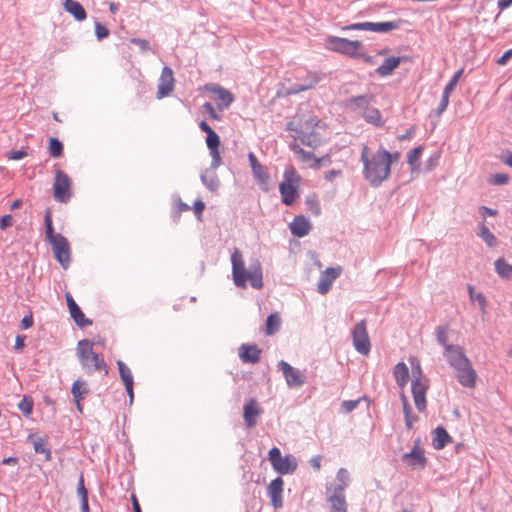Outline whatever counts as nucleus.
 Returning a JSON list of instances; mask_svg holds the SVG:
<instances>
[{
  "mask_svg": "<svg viewBox=\"0 0 512 512\" xmlns=\"http://www.w3.org/2000/svg\"><path fill=\"white\" fill-rule=\"evenodd\" d=\"M287 130L295 140L311 148L320 146L330 135L327 124L316 117L294 118L287 124Z\"/></svg>",
  "mask_w": 512,
  "mask_h": 512,
  "instance_id": "f257e3e1",
  "label": "nucleus"
},
{
  "mask_svg": "<svg viewBox=\"0 0 512 512\" xmlns=\"http://www.w3.org/2000/svg\"><path fill=\"white\" fill-rule=\"evenodd\" d=\"M365 119L373 124L380 125L382 124V116L379 110L377 109H371L367 111L365 114H363Z\"/></svg>",
  "mask_w": 512,
  "mask_h": 512,
  "instance_id": "c03bdc74",
  "label": "nucleus"
},
{
  "mask_svg": "<svg viewBox=\"0 0 512 512\" xmlns=\"http://www.w3.org/2000/svg\"><path fill=\"white\" fill-rule=\"evenodd\" d=\"M447 334H448V326L447 325L439 326L436 329L437 341L439 342L440 345L443 346L444 351L447 350V346H454L453 344L448 343Z\"/></svg>",
  "mask_w": 512,
  "mask_h": 512,
  "instance_id": "79ce46f5",
  "label": "nucleus"
},
{
  "mask_svg": "<svg viewBox=\"0 0 512 512\" xmlns=\"http://www.w3.org/2000/svg\"><path fill=\"white\" fill-rule=\"evenodd\" d=\"M283 486L284 482L280 477L272 480L268 486V494L275 509H279L283 506Z\"/></svg>",
  "mask_w": 512,
  "mask_h": 512,
  "instance_id": "aec40b11",
  "label": "nucleus"
},
{
  "mask_svg": "<svg viewBox=\"0 0 512 512\" xmlns=\"http://www.w3.org/2000/svg\"><path fill=\"white\" fill-rule=\"evenodd\" d=\"M248 160L251 165V169L253 172V176L256 179L257 183L264 191H269L271 187L270 176L267 172L266 168L259 163L254 153L248 154Z\"/></svg>",
  "mask_w": 512,
  "mask_h": 512,
  "instance_id": "ddd939ff",
  "label": "nucleus"
},
{
  "mask_svg": "<svg viewBox=\"0 0 512 512\" xmlns=\"http://www.w3.org/2000/svg\"><path fill=\"white\" fill-rule=\"evenodd\" d=\"M463 74V69H459L455 75L451 78L448 84L445 86L444 91L451 94V92L455 89L460 77Z\"/></svg>",
  "mask_w": 512,
  "mask_h": 512,
  "instance_id": "de8ad7c7",
  "label": "nucleus"
},
{
  "mask_svg": "<svg viewBox=\"0 0 512 512\" xmlns=\"http://www.w3.org/2000/svg\"><path fill=\"white\" fill-rule=\"evenodd\" d=\"M414 135V127H411L406 133L398 136L399 141H404L407 139H411Z\"/></svg>",
  "mask_w": 512,
  "mask_h": 512,
  "instance_id": "774afa93",
  "label": "nucleus"
},
{
  "mask_svg": "<svg viewBox=\"0 0 512 512\" xmlns=\"http://www.w3.org/2000/svg\"><path fill=\"white\" fill-rule=\"evenodd\" d=\"M352 339L353 345L359 353L363 355L369 354L371 344L366 328V322L364 320L354 326L352 330Z\"/></svg>",
  "mask_w": 512,
  "mask_h": 512,
  "instance_id": "f8f14e48",
  "label": "nucleus"
},
{
  "mask_svg": "<svg viewBox=\"0 0 512 512\" xmlns=\"http://www.w3.org/2000/svg\"><path fill=\"white\" fill-rule=\"evenodd\" d=\"M45 226H46L45 234H46L47 239L58 234V233L54 232L52 216H51L50 211H46V213H45Z\"/></svg>",
  "mask_w": 512,
  "mask_h": 512,
  "instance_id": "49530a36",
  "label": "nucleus"
},
{
  "mask_svg": "<svg viewBox=\"0 0 512 512\" xmlns=\"http://www.w3.org/2000/svg\"><path fill=\"white\" fill-rule=\"evenodd\" d=\"M53 196L56 201L67 202L72 196V181L62 170L55 171L53 182Z\"/></svg>",
  "mask_w": 512,
  "mask_h": 512,
  "instance_id": "9d476101",
  "label": "nucleus"
},
{
  "mask_svg": "<svg viewBox=\"0 0 512 512\" xmlns=\"http://www.w3.org/2000/svg\"><path fill=\"white\" fill-rule=\"evenodd\" d=\"M175 87L174 74L171 68L164 67L161 71L157 89V99H162L170 95Z\"/></svg>",
  "mask_w": 512,
  "mask_h": 512,
  "instance_id": "2eb2a0df",
  "label": "nucleus"
},
{
  "mask_svg": "<svg viewBox=\"0 0 512 512\" xmlns=\"http://www.w3.org/2000/svg\"><path fill=\"white\" fill-rule=\"evenodd\" d=\"M422 152H423V147L422 146H418V147L412 149L408 153V155H407V162L411 166V170L412 171L418 170V168H419L418 160L420 159V156H421Z\"/></svg>",
  "mask_w": 512,
  "mask_h": 512,
  "instance_id": "58836bf2",
  "label": "nucleus"
},
{
  "mask_svg": "<svg viewBox=\"0 0 512 512\" xmlns=\"http://www.w3.org/2000/svg\"><path fill=\"white\" fill-rule=\"evenodd\" d=\"M331 163V158L329 155H325L321 158H317L315 156L314 163L310 164L311 168H320L323 165H329Z\"/></svg>",
  "mask_w": 512,
  "mask_h": 512,
  "instance_id": "864d4df0",
  "label": "nucleus"
},
{
  "mask_svg": "<svg viewBox=\"0 0 512 512\" xmlns=\"http://www.w3.org/2000/svg\"><path fill=\"white\" fill-rule=\"evenodd\" d=\"M452 442L451 436L448 432L442 427L438 426L433 431V447L437 450L443 449L448 443Z\"/></svg>",
  "mask_w": 512,
  "mask_h": 512,
  "instance_id": "bb28decb",
  "label": "nucleus"
},
{
  "mask_svg": "<svg viewBox=\"0 0 512 512\" xmlns=\"http://www.w3.org/2000/svg\"><path fill=\"white\" fill-rule=\"evenodd\" d=\"M261 350L257 345L243 344L239 347V358L244 363H256L259 361Z\"/></svg>",
  "mask_w": 512,
  "mask_h": 512,
  "instance_id": "393cba45",
  "label": "nucleus"
},
{
  "mask_svg": "<svg viewBox=\"0 0 512 512\" xmlns=\"http://www.w3.org/2000/svg\"><path fill=\"white\" fill-rule=\"evenodd\" d=\"M130 41L131 43L137 45L141 51L145 52L150 50L149 42L145 39L132 38Z\"/></svg>",
  "mask_w": 512,
  "mask_h": 512,
  "instance_id": "bf43d9fd",
  "label": "nucleus"
},
{
  "mask_svg": "<svg viewBox=\"0 0 512 512\" xmlns=\"http://www.w3.org/2000/svg\"><path fill=\"white\" fill-rule=\"evenodd\" d=\"M489 182L494 185H502L508 182V176L506 174H495L490 177Z\"/></svg>",
  "mask_w": 512,
  "mask_h": 512,
  "instance_id": "5fc2aeb1",
  "label": "nucleus"
},
{
  "mask_svg": "<svg viewBox=\"0 0 512 512\" xmlns=\"http://www.w3.org/2000/svg\"><path fill=\"white\" fill-rule=\"evenodd\" d=\"M403 23V20L399 19L397 21H388V22H379L374 23V32H388L395 29H398L401 24Z\"/></svg>",
  "mask_w": 512,
  "mask_h": 512,
  "instance_id": "e433bc0d",
  "label": "nucleus"
},
{
  "mask_svg": "<svg viewBox=\"0 0 512 512\" xmlns=\"http://www.w3.org/2000/svg\"><path fill=\"white\" fill-rule=\"evenodd\" d=\"M89 390L86 386V383L82 380H76L71 389V393L73 395L75 402H81L84 397L88 394Z\"/></svg>",
  "mask_w": 512,
  "mask_h": 512,
  "instance_id": "72a5a7b5",
  "label": "nucleus"
},
{
  "mask_svg": "<svg viewBox=\"0 0 512 512\" xmlns=\"http://www.w3.org/2000/svg\"><path fill=\"white\" fill-rule=\"evenodd\" d=\"M361 161L363 163L364 178L372 185L379 186L390 176L391 168L384 157L380 155V149L375 154L370 153L366 144L362 145Z\"/></svg>",
  "mask_w": 512,
  "mask_h": 512,
  "instance_id": "7ed1b4c3",
  "label": "nucleus"
},
{
  "mask_svg": "<svg viewBox=\"0 0 512 512\" xmlns=\"http://www.w3.org/2000/svg\"><path fill=\"white\" fill-rule=\"evenodd\" d=\"M374 100V96L371 94H365L360 96L351 97L348 100L349 106L355 110H366L370 103Z\"/></svg>",
  "mask_w": 512,
  "mask_h": 512,
  "instance_id": "7c9ffc66",
  "label": "nucleus"
},
{
  "mask_svg": "<svg viewBox=\"0 0 512 512\" xmlns=\"http://www.w3.org/2000/svg\"><path fill=\"white\" fill-rule=\"evenodd\" d=\"M281 326V318L278 313H273L266 320L265 330L267 335L276 333Z\"/></svg>",
  "mask_w": 512,
  "mask_h": 512,
  "instance_id": "f704fd0d",
  "label": "nucleus"
},
{
  "mask_svg": "<svg viewBox=\"0 0 512 512\" xmlns=\"http://www.w3.org/2000/svg\"><path fill=\"white\" fill-rule=\"evenodd\" d=\"M380 155L386 159L391 167L392 163L397 162L400 159L401 154L399 152L390 153L383 147H380Z\"/></svg>",
  "mask_w": 512,
  "mask_h": 512,
  "instance_id": "a18cd8bd",
  "label": "nucleus"
},
{
  "mask_svg": "<svg viewBox=\"0 0 512 512\" xmlns=\"http://www.w3.org/2000/svg\"><path fill=\"white\" fill-rule=\"evenodd\" d=\"M94 343L88 339L80 340L77 344V357L87 373L99 372L108 375L109 369L101 354L93 350Z\"/></svg>",
  "mask_w": 512,
  "mask_h": 512,
  "instance_id": "20e7f679",
  "label": "nucleus"
},
{
  "mask_svg": "<svg viewBox=\"0 0 512 512\" xmlns=\"http://www.w3.org/2000/svg\"><path fill=\"white\" fill-rule=\"evenodd\" d=\"M321 456H315L313 457L311 460H310V465L315 469V470H319L320 467H321Z\"/></svg>",
  "mask_w": 512,
  "mask_h": 512,
  "instance_id": "338daca9",
  "label": "nucleus"
},
{
  "mask_svg": "<svg viewBox=\"0 0 512 512\" xmlns=\"http://www.w3.org/2000/svg\"><path fill=\"white\" fill-rule=\"evenodd\" d=\"M291 149L295 154L299 156L302 162L308 163L309 165L314 163L315 155L313 153L305 151L298 144L291 145Z\"/></svg>",
  "mask_w": 512,
  "mask_h": 512,
  "instance_id": "ea45409f",
  "label": "nucleus"
},
{
  "mask_svg": "<svg viewBox=\"0 0 512 512\" xmlns=\"http://www.w3.org/2000/svg\"><path fill=\"white\" fill-rule=\"evenodd\" d=\"M359 404V400H348L341 404V410L345 413L353 411Z\"/></svg>",
  "mask_w": 512,
  "mask_h": 512,
  "instance_id": "6e6d98bb",
  "label": "nucleus"
},
{
  "mask_svg": "<svg viewBox=\"0 0 512 512\" xmlns=\"http://www.w3.org/2000/svg\"><path fill=\"white\" fill-rule=\"evenodd\" d=\"M330 512H347V503L343 493V486H337L328 498Z\"/></svg>",
  "mask_w": 512,
  "mask_h": 512,
  "instance_id": "412c9836",
  "label": "nucleus"
},
{
  "mask_svg": "<svg viewBox=\"0 0 512 512\" xmlns=\"http://www.w3.org/2000/svg\"><path fill=\"white\" fill-rule=\"evenodd\" d=\"M203 109L209 114L212 119L218 120L220 119L219 115L216 113L213 105L209 102L203 104Z\"/></svg>",
  "mask_w": 512,
  "mask_h": 512,
  "instance_id": "e2e57ef3",
  "label": "nucleus"
},
{
  "mask_svg": "<svg viewBox=\"0 0 512 512\" xmlns=\"http://www.w3.org/2000/svg\"><path fill=\"white\" fill-rule=\"evenodd\" d=\"M406 59V57H388L380 66L376 68V73L380 77H388L399 67L403 61H406Z\"/></svg>",
  "mask_w": 512,
  "mask_h": 512,
  "instance_id": "5701e85b",
  "label": "nucleus"
},
{
  "mask_svg": "<svg viewBox=\"0 0 512 512\" xmlns=\"http://www.w3.org/2000/svg\"><path fill=\"white\" fill-rule=\"evenodd\" d=\"M403 461L411 468H423L426 463L424 451L419 446H414L411 452L404 454Z\"/></svg>",
  "mask_w": 512,
  "mask_h": 512,
  "instance_id": "4be33fe9",
  "label": "nucleus"
},
{
  "mask_svg": "<svg viewBox=\"0 0 512 512\" xmlns=\"http://www.w3.org/2000/svg\"><path fill=\"white\" fill-rule=\"evenodd\" d=\"M27 156V153L23 150H17V151H11L9 154H8V159L9 160H14V161H17V160H20L24 157Z\"/></svg>",
  "mask_w": 512,
  "mask_h": 512,
  "instance_id": "0e129e2a",
  "label": "nucleus"
},
{
  "mask_svg": "<svg viewBox=\"0 0 512 512\" xmlns=\"http://www.w3.org/2000/svg\"><path fill=\"white\" fill-rule=\"evenodd\" d=\"M342 273V268L340 266L337 267H329L324 270L320 276L317 290L320 294H326L331 286L333 281L340 276Z\"/></svg>",
  "mask_w": 512,
  "mask_h": 512,
  "instance_id": "a211bd4d",
  "label": "nucleus"
},
{
  "mask_svg": "<svg viewBox=\"0 0 512 512\" xmlns=\"http://www.w3.org/2000/svg\"><path fill=\"white\" fill-rule=\"evenodd\" d=\"M199 126L201 130L207 134L206 144L212 157V166L216 168L221 164V156L219 153L220 138L205 121L200 122Z\"/></svg>",
  "mask_w": 512,
  "mask_h": 512,
  "instance_id": "9b49d317",
  "label": "nucleus"
},
{
  "mask_svg": "<svg viewBox=\"0 0 512 512\" xmlns=\"http://www.w3.org/2000/svg\"><path fill=\"white\" fill-rule=\"evenodd\" d=\"M345 29L347 30H368L374 32V23L373 22H362L355 23L347 26Z\"/></svg>",
  "mask_w": 512,
  "mask_h": 512,
  "instance_id": "09e8293b",
  "label": "nucleus"
},
{
  "mask_svg": "<svg viewBox=\"0 0 512 512\" xmlns=\"http://www.w3.org/2000/svg\"><path fill=\"white\" fill-rule=\"evenodd\" d=\"M444 356L454 369L461 365H467L470 362L464 349L459 345L447 346V350L444 351Z\"/></svg>",
  "mask_w": 512,
  "mask_h": 512,
  "instance_id": "dca6fc26",
  "label": "nucleus"
},
{
  "mask_svg": "<svg viewBox=\"0 0 512 512\" xmlns=\"http://www.w3.org/2000/svg\"><path fill=\"white\" fill-rule=\"evenodd\" d=\"M478 235L489 247L496 245L497 239L486 225H480Z\"/></svg>",
  "mask_w": 512,
  "mask_h": 512,
  "instance_id": "4c0bfd02",
  "label": "nucleus"
},
{
  "mask_svg": "<svg viewBox=\"0 0 512 512\" xmlns=\"http://www.w3.org/2000/svg\"><path fill=\"white\" fill-rule=\"evenodd\" d=\"M301 176L293 166H288L283 173V181L279 184L282 202L292 206L299 199Z\"/></svg>",
  "mask_w": 512,
  "mask_h": 512,
  "instance_id": "423d86ee",
  "label": "nucleus"
},
{
  "mask_svg": "<svg viewBox=\"0 0 512 512\" xmlns=\"http://www.w3.org/2000/svg\"><path fill=\"white\" fill-rule=\"evenodd\" d=\"M394 377L398 386L403 389L409 380V369L404 362H399L393 370Z\"/></svg>",
  "mask_w": 512,
  "mask_h": 512,
  "instance_id": "c85d7f7f",
  "label": "nucleus"
},
{
  "mask_svg": "<svg viewBox=\"0 0 512 512\" xmlns=\"http://www.w3.org/2000/svg\"><path fill=\"white\" fill-rule=\"evenodd\" d=\"M77 493H78L81 501L84 499H88V490L86 489V487L84 485L83 476H80V479L78 482V487H77Z\"/></svg>",
  "mask_w": 512,
  "mask_h": 512,
  "instance_id": "4d7b16f0",
  "label": "nucleus"
},
{
  "mask_svg": "<svg viewBox=\"0 0 512 512\" xmlns=\"http://www.w3.org/2000/svg\"><path fill=\"white\" fill-rule=\"evenodd\" d=\"M458 382L467 388H474L476 385L477 373L473 369L471 362L467 365H461L455 368Z\"/></svg>",
  "mask_w": 512,
  "mask_h": 512,
  "instance_id": "f3484780",
  "label": "nucleus"
},
{
  "mask_svg": "<svg viewBox=\"0 0 512 512\" xmlns=\"http://www.w3.org/2000/svg\"><path fill=\"white\" fill-rule=\"evenodd\" d=\"M48 150L51 157L58 158L63 153V145L57 138L51 137L49 139Z\"/></svg>",
  "mask_w": 512,
  "mask_h": 512,
  "instance_id": "a19ab883",
  "label": "nucleus"
},
{
  "mask_svg": "<svg viewBox=\"0 0 512 512\" xmlns=\"http://www.w3.org/2000/svg\"><path fill=\"white\" fill-rule=\"evenodd\" d=\"M69 313H70V316L72 317V319L74 320V322L76 323V325L81 328L92 324V321L85 317L84 313L79 308V306L71 309L69 311Z\"/></svg>",
  "mask_w": 512,
  "mask_h": 512,
  "instance_id": "c9c22d12",
  "label": "nucleus"
},
{
  "mask_svg": "<svg viewBox=\"0 0 512 512\" xmlns=\"http://www.w3.org/2000/svg\"><path fill=\"white\" fill-rule=\"evenodd\" d=\"M13 225V217L6 214L0 218V229L5 230Z\"/></svg>",
  "mask_w": 512,
  "mask_h": 512,
  "instance_id": "680f3d73",
  "label": "nucleus"
},
{
  "mask_svg": "<svg viewBox=\"0 0 512 512\" xmlns=\"http://www.w3.org/2000/svg\"><path fill=\"white\" fill-rule=\"evenodd\" d=\"M231 264L233 282L237 287L245 289L249 282L255 289L262 288L263 273L261 263L258 259L252 260L247 268L242 253L238 249H235L231 255Z\"/></svg>",
  "mask_w": 512,
  "mask_h": 512,
  "instance_id": "f03ea898",
  "label": "nucleus"
},
{
  "mask_svg": "<svg viewBox=\"0 0 512 512\" xmlns=\"http://www.w3.org/2000/svg\"><path fill=\"white\" fill-rule=\"evenodd\" d=\"M290 230L294 236L304 237L310 232L311 224L306 217L296 216L290 223Z\"/></svg>",
  "mask_w": 512,
  "mask_h": 512,
  "instance_id": "a878e982",
  "label": "nucleus"
},
{
  "mask_svg": "<svg viewBox=\"0 0 512 512\" xmlns=\"http://www.w3.org/2000/svg\"><path fill=\"white\" fill-rule=\"evenodd\" d=\"M64 9L70 13L77 21H83L87 17L83 6L75 0H64Z\"/></svg>",
  "mask_w": 512,
  "mask_h": 512,
  "instance_id": "cd10ccee",
  "label": "nucleus"
},
{
  "mask_svg": "<svg viewBox=\"0 0 512 512\" xmlns=\"http://www.w3.org/2000/svg\"><path fill=\"white\" fill-rule=\"evenodd\" d=\"M117 366L119 369L120 378L126 388L127 394L129 395V398H130V401L132 402L133 398H134V392H133L134 381H133L132 372H131L130 368L128 366H126L125 363L122 362L121 360L117 361Z\"/></svg>",
  "mask_w": 512,
  "mask_h": 512,
  "instance_id": "b1692460",
  "label": "nucleus"
},
{
  "mask_svg": "<svg viewBox=\"0 0 512 512\" xmlns=\"http://www.w3.org/2000/svg\"><path fill=\"white\" fill-rule=\"evenodd\" d=\"M327 47L335 52L351 58L362 59L367 64H374V59L365 52L364 44L359 40H350L342 37H329Z\"/></svg>",
  "mask_w": 512,
  "mask_h": 512,
  "instance_id": "39448f33",
  "label": "nucleus"
},
{
  "mask_svg": "<svg viewBox=\"0 0 512 512\" xmlns=\"http://www.w3.org/2000/svg\"><path fill=\"white\" fill-rule=\"evenodd\" d=\"M18 409L25 417H29L33 411V400L31 397L24 396L18 404Z\"/></svg>",
  "mask_w": 512,
  "mask_h": 512,
  "instance_id": "37998d69",
  "label": "nucleus"
},
{
  "mask_svg": "<svg viewBox=\"0 0 512 512\" xmlns=\"http://www.w3.org/2000/svg\"><path fill=\"white\" fill-rule=\"evenodd\" d=\"M95 34L98 40H102L103 38H106L109 35V30L103 24L97 22L95 24Z\"/></svg>",
  "mask_w": 512,
  "mask_h": 512,
  "instance_id": "3c124183",
  "label": "nucleus"
},
{
  "mask_svg": "<svg viewBox=\"0 0 512 512\" xmlns=\"http://www.w3.org/2000/svg\"><path fill=\"white\" fill-rule=\"evenodd\" d=\"M449 97H450V94L445 92V91H443L441 102H440V104H439V106L437 108V114L438 115L442 114L446 110V108H447V106L449 104Z\"/></svg>",
  "mask_w": 512,
  "mask_h": 512,
  "instance_id": "13d9d810",
  "label": "nucleus"
},
{
  "mask_svg": "<svg viewBox=\"0 0 512 512\" xmlns=\"http://www.w3.org/2000/svg\"><path fill=\"white\" fill-rule=\"evenodd\" d=\"M495 271L498 276L502 279H510L512 278V265L507 263L506 260L502 257L498 258L494 262Z\"/></svg>",
  "mask_w": 512,
  "mask_h": 512,
  "instance_id": "2f4dec72",
  "label": "nucleus"
},
{
  "mask_svg": "<svg viewBox=\"0 0 512 512\" xmlns=\"http://www.w3.org/2000/svg\"><path fill=\"white\" fill-rule=\"evenodd\" d=\"M512 57V49L507 50L498 60L497 63L501 66L505 65Z\"/></svg>",
  "mask_w": 512,
  "mask_h": 512,
  "instance_id": "69168bd1",
  "label": "nucleus"
},
{
  "mask_svg": "<svg viewBox=\"0 0 512 512\" xmlns=\"http://www.w3.org/2000/svg\"><path fill=\"white\" fill-rule=\"evenodd\" d=\"M342 176V171L339 169H332L327 171L324 174V179L326 181L332 182L335 178H340Z\"/></svg>",
  "mask_w": 512,
  "mask_h": 512,
  "instance_id": "052dcab7",
  "label": "nucleus"
},
{
  "mask_svg": "<svg viewBox=\"0 0 512 512\" xmlns=\"http://www.w3.org/2000/svg\"><path fill=\"white\" fill-rule=\"evenodd\" d=\"M47 240L52 246L55 259L64 269H67L71 262V248L68 240L62 234L54 235Z\"/></svg>",
  "mask_w": 512,
  "mask_h": 512,
  "instance_id": "1a4fd4ad",
  "label": "nucleus"
},
{
  "mask_svg": "<svg viewBox=\"0 0 512 512\" xmlns=\"http://www.w3.org/2000/svg\"><path fill=\"white\" fill-rule=\"evenodd\" d=\"M401 402L403 405V412L405 416V424L407 428H412L413 424L417 421V417L412 415V409L408 402L407 396L402 392L400 395Z\"/></svg>",
  "mask_w": 512,
  "mask_h": 512,
  "instance_id": "473e14b6",
  "label": "nucleus"
},
{
  "mask_svg": "<svg viewBox=\"0 0 512 512\" xmlns=\"http://www.w3.org/2000/svg\"><path fill=\"white\" fill-rule=\"evenodd\" d=\"M34 450L36 453H43L47 460L51 458V451L46 447V444L42 441H36L34 443Z\"/></svg>",
  "mask_w": 512,
  "mask_h": 512,
  "instance_id": "8fccbe9b",
  "label": "nucleus"
},
{
  "mask_svg": "<svg viewBox=\"0 0 512 512\" xmlns=\"http://www.w3.org/2000/svg\"><path fill=\"white\" fill-rule=\"evenodd\" d=\"M278 367L282 371L286 383L289 387H301L305 383L304 375L286 361H280L278 363Z\"/></svg>",
  "mask_w": 512,
  "mask_h": 512,
  "instance_id": "4468645a",
  "label": "nucleus"
},
{
  "mask_svg": "<svg viewBox=\"0 0 512 512\" xmlns=\"http://www.w3.org/2000/svg\"><path fill=\"white\" fill-rule=\"evenodd\" d=\"M413 379L411 382V391L416 408L419 412H424L427 407L426 394L429 389V381L423 375L420 365L413 369Z\"/></svg>",
  "mask_w": 512,
  "mask_h": 512,
  "instance_id": "0eeeda50",
  "label": "nucleus"
},
{
  "mask_svg": "<svg viewBox=\"0 0 512 512\" xmlns=\"http://www.w3.org/2000/svg\"><path fill=\"white\" fill-rule=\"evenodd\" d=\"M268 455L273 469L279 474H291L297 469V459L290 454L282 456L280 449L277 447L270 449Z\"/></svg>",
  "mask_w": 512,
  "mask_h": 512,
  "instance_id": "6e6552de",
  "label": "nucleus"
},
{
  "mask_svg": "<svg viewBox=\"0 0 512 512\" xmlns=\"http://www.w3.org/2000/svg\"><path fill=\"white\" fill-rule=\"evenodd\" d=\"M337 479L340 482L338 486H343V491L347 486V482L349 480V473L346 469L341 468L337 473Z\"/></svg>",
  "mask_w": 512,
  "mask_h": 512,
  "instance_id": "603ef678",
  "label": "nucleus"
},
{
  "mask_svg": "<svg viewBox=\"0 0 512 512\" xmlns=\"http://www.w3.org/2000/svg\"><path fill=\"white\" fill-rule=\"evenodd\" d=\"M263 410L254 398H250L244 405L243 417L248 428H252L257 424V418L262 414Z\"/></svg>",
  "mask_w": 512,
  "mask_h": 512,
  "instance_id": "6ab92c4d",
  "label": "nucleus"
},
{
  "mask_svg": "<svg viewBox=\"0 0 512 512\" xmlns=\"http://www.w3.org/2000/svg\"><path fill=\"white\" fill-rule=\"evenodd\" d=\"M207 90L212 92L217 96V98L226 106L228 107L233 101L234 96L232 93L219 85H210L207 86Z\"/></svg>",
  "mask_w": 512,
  "mask_h": 512,
  "instance_id": "c756f323",
  "label": "nucleus"
}]
</instances>
